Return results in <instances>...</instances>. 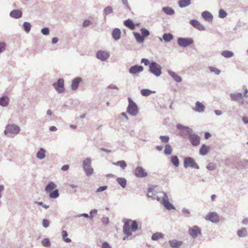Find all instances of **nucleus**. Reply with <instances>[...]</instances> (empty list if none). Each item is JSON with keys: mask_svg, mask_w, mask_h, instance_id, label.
I'll list each match as a JSON object with an SVG mask.
<instances>
[{"mask_svg": "<svg viewBox=\"0 0 248 248\" xmlns=\"http://www.w3.org/2000/svg\"><path fill=\"white\" fill-rule=\"evenodd\" d=\"M102 248H111V247L107 242H105L102 244Z\"/></svg>", "mask_w": 248, "mask_h": 248, "instance_id": "56", "label": "nucleus"}, {"mask_svg": "<svg viewBox=\"0 0 248 248\" xmlns=\"http://www.w3.org/2000/svg\"><path fill=\"white\" fill-rule=\"evenodd\" d=\"M188 234L192 238H195L201 235V229L198 226H194L188 229Z\"/></svg>", "mask_w": 248, "mask_h": 248, "instance_id": "4", "label": "nucleus"}, {"mask_svg": "<svg viewBox=\"0 0 248 248\" xmlns=\"http://www.w3.org/2000/svg\"><path fill=\"white\" fill-rule=\"evenodd\" d=\"M20 131V128L16 125H8L6 127L4 133L7 135L9 133L17 134Z\"/></svg>", "mask_w": 248, "mask_h": 248, "instance_id": "8", "label": "nucleus"}, {"mask_svg": "<svg viewBox=\"0 0 248 248\" xmlns=\"http://www.w3.org/2000/svg\"><path fill=\"white\" fill-rule=\"evenodd\" d=\"M23 26L25 31L28 33L31 30V26L30 23L28 22H25L24 23Z\"/></svg>", "mask_w": 248, "mask_h": 248, "instance_id": "41", "label": "nucleus"}, {"mask_svg": "<svg viewBox=\"0 0 248 248\" xmlns=\"http://www.w3.org/2000/svg\"><path fill=\"white\" fill-rule=\"evenodd\" d=\"M6 45L4 43H0V53L5 50Z\"/></svg>", "mask_w": 248, "mask_h": 248, "instance_id": "53", "label": "nucleus"}, {"mask_svg": "<svg viewBox=\"0 0 248 248\" xmlns=\"http://www.w3.org/2000/svg\"><path fill=\"white\" fill-rule=\"evenodd\" d=\"M163 204L168 209H171L173 208L172 205L170 203L168 200H164L163 202Z\"/></svg>", "mask_w": 248, "mask_h": 248, "instance_id": "44", "label": "nucleus"}, {"mask_svg": "<svg viewBox=\"0 0 248 248\" xmlns=\"http://www.w3.org/2000/svg\"><path fill=\"white\" fill-rule=\"evenodd\" d=\"M204 106L203 105V104L199 102V101H197L196 103V107H195V110L196 111H198V112H202L204 111Z\"/></svg>", "mask_w": 248, "mask_h": 248, "instance_id": "24", "label": "nucleus"}, {"mask_svg": "<svg viewBox=\"0 0 248 248\" xmlns=\"http://www.w3.org/2000/svg\"><path fill=\"white\" fill-rule=\"evenodd\" d=\"M121 34V31L119 29H115L112 33V35L115 40H118L120 37Z\"/></svg>", "mask_w": 248, "mask_h": 248, "instance_id": "22", "label": "nucleus"}, {"mask_svg": "<svg viewBox=\"0 0 248 248\" xmlns=\"http://www.w3.org/2000/svg\"><path fill=\"white\" fill-rule=\"evenodd\" d=\"M117 181L119 183V184L123 188H124L126 184V180L124 178H118L117 179Z\"/></svg>", "mask_w": 248, "mask_h": 248, "instance_id": "35", "label": "nucleus"}, {"mask_svg": "<svg viewBox=\"0 0 248 248\" xmlns=\"http://www.w3.org/2000/svg\"><path fill=\"white\" fill-rule=\"evenodd\" d=\"M45 152L46 151L41 148L37 153V157L39 159H42L45 157Z\"/></svg>", "mask_w": 248, "mask_h": 248, "instance_id": "31", "label": "nucleus"}, {"mask_svg": "<svg viewBox=\"0 0 248 248\" xmlns=\"http://www.w3.org/2000/svg\"><path fill=\"white\" fill-rule=\"evenodd\" d=\"M82 81V79L80 78H75L73 81L71 85L72 90H76L78 88L79 83Z\"/></svg>", "mask_w": 248, "mask_h": 248, "instance_id": "19", "label": "nucleus"}, {"mask_svg": "<svg viewBox=\"0 0 248 248\" xmlns=\"http://www.w3.org/2000/svg\"><path fill=\"white\" fill-rule=\"evenodd\" d=\"M163 38L165 41L169 42L172 39V35L170 33H165L163 35Z\"/></svg>", "mask_w": 248, "mask_h": 248, "instance_id": "38", "label": "nucleus"}, {"mask_svg": "<svg viewBox=\"0 0 248 248\" xmlns=\"http://www.w3.org/2000/svg\"><path fill=\"white\" fill-rule=\"evenodd\" d=\"M141 34L143 37H147L150 34V32L144 28H142L140 30Z\"/></svg>", "mask_w": 248, "mask_h": 248, "instance_id": "42", "label": "nucleus"}, {"mask_svg": "<svg viewBox=\"0 0 248 248\" xmlns=\"http://www.w3.org/2000/svg\"><path fill=\"white\" fill-rule=\"evenodd\" d=\"M184 167H191L198 169L199 166L193 158L191 157H186L185 159H184Z\"/></svg>", "mask_w": 248, "mask_h": 248, "instance_id": "7", "label": "nucleus"}, {"mask_svg": "<svg viewBox=\"0 0 248 248\" xmlns=\"http://www.w3.org/2000/svg\"><path fill=\"white\" fill-rule=\"evenodd\" d=\"M112 13V9L110 6H107L104 10V13L106 15L110 14Z\"/></svg>", "mask_w": 248, "mask_h": 248, "instance_id": "45", "label": "nucleus"}, {"mask_svg": "<svg viewBox=\"0 0 248 248\" xmlns=\"http://www.w3.org/2000/svg\"><path fill=\"white\" fill-rule=\"evenodd\" d=\"M210 149V147L203 144L200 149V154L201 155H204L207 154Z\"/></svg>", "mask_w": 248, "mask_h": 248, "instance_id": "20", "label": "nucleus"}, {"mask_svg": "<svg viewBox=\"0 0 248 248\" xmlns=\"http://www.w3.org/2000/svg\"><path fill=\"white\" fill-rule=\"evenodd\" d=\"M135 175L139 177H143L147 175L144 170L140 167H138L135 170Z\"/></svg>", "mask_w": 248, "mask_h": 248, "instance_id": "15", "label": "nucleus"}, {"mask_svg": "<svg viewBox=\"0 0 248 248\" xmlns=\"http://www.w3.org/2000/svg\"><path fill=\"white\" fill-rule=\"evenodd\" d=\"M183 244V242L177 241L176 240H173L170 241V245L172 248H178Z\"/></svg>", "mask_w": 248, "mask_h": 248, "instance_id": "26", "label": "nucleus"}, {"mask_svg": "<svg viewBox=\"0 0 248 248\" xmlns=\"http://www.w3.org/2000/svg\"><path fill=\"white\" fill-rule=\"evenodd\" d=\"M169 74L174 79V80L178 82L182 81V78L177 75L176 73L171 71H169Z\"/></svg>", "mask_w": 248, "mask_h": 248, "instance_id": "21", "label": "nucleus"}, {"mask_svg": "<svg viewBox=\"0 0 248 248\" xmlns=\"http://www.w3.org/2000/svg\"><path fill=\"white\" fill-rule=\"evenodd\" d=\"M202 17L208 21H212L213 18L212 15L208 11H204L202 14Z\"/></svg>", "mask_w": 248, "mask_h": 248, "instance_id": "17", "label": "nucleus"}, {"mask_svg": "<svg viewBox=\"0 0 248 248\" xmlns=\"http://www.w3.org/2000/svg\"><path fill=\"white\" fill-rule=\"evenodd\" d=\"M211 136V135L208 133V132H205V134H204V138L206 139V140H207L209 139V137H210Z\"/></svg>", "mask_w": 248, "mask_h": 248, "instance_id": "61", "label": "nucleus"}, {"mask_svg": "<svg viewBox=\"0 0 248 248\" xmlns=\"http://www.w3.org/2000/svg\"><path fill=\"white\" fill-rule=\"evenodd\" d=\"M221 54L224 58H230L233 55V53L231 51L224 50L222 51Z\"/></svg>", "mask_w": 248, "mask_h": 248, "instance_id": "30", "label": "nucleus"}, {"mask_svg": "<svg viewBox=\"0 0 248 248\" xmlns=\"http://www.w3.org/2000/svg\"><path fill=\"white\" fill-rule=\"evenodd\" d=\"M83 168L87 175H91L93 172V170L91 167V160L86 159L83 162Z\"/></svg>", "mask_w": 248, "mask_h": 248, "instance_id": "10", "label": "nucleus"}, {"mask_svg": "<svg viewBox=\"0 0 248 248\" xmlns=\"http://www.w3.org/2000/svg\"><path fill=\"white\" fill-rule=\"evenodd\" d=\"M124 25L131 30H134L135 25L133 22L130 19H127L124 22Z\"/></svg>", "mask_w": 248, "mask_h": 248, "instance_id": "18", "label": "nucleus"}, {"mask_svg": "<svg viewBox=\"0 0 248 248\" xmlns=\"http://www.w3.org/2000/svg\"><path fill=\"white\" fill-rule=\"evenodd\" d=\"M114 164L115 165L120 166L123 169L125 168L126 166V164L124 161H119L117 162L116 163H115Z\"/></svg>", "mask_w": 248, "mask_h": 248, "instance_id": "43", "label": "nucleus"}, {"mask_svg": "<svg viewBox=\"0 0 248 248\" xmlns=\"http://www.w3.org/2000/svg\"><path fill=\"white\" fill-rule=\"evenodd\" d=\"M219 17H220V18H224L227 15V13L224 11L222 9H221L219 11Z\"/></svg>", "mask_w": 248, "mask_h": 248, "instance_id": "46", "label": "nucleus"}, {"mask_svg": "<svg viewBox=\"0 0 248 248\" xmlns=\"http://www.w3.org/2000/svg\"><path fill=\"white\" fill-rule=\"evenodd\" d=\"M57 128L55 127V126H51L49 128V130L51 131H56L57 130Z\"/></svg>", "mask_w": 248, "mask_h": 248, "instance_id": "64", "label": "nucleus"}, {"mask_svg": "<svg viewBox=\"0 0 248 248\" xmlns=\"http://www.w3.org/2000/svg\"><path fill=\"white\" fill-rule=\"evenodd\" d=\"M193 43V41L190 38H179L178 39V44L182 47H186Z\"/></svg>", "mask_w": 248, "mask_h": 248, "instance_id": "6", "label": "nucleus"}, {"mask_svg": "<svg viewBox=\"0 0 248 248\" xmlns=\"http://www.w3.org/2000/svg\"><path fill=\"white\" fill-rule=\"evenodd\" d=\"M190 1L191 0H180L179 4L180 7H186L190 3Z\"/></svg>", "mask_w": 248, "mask_h": 248, "instance_id": "36", "label": "nucleus"}, {"mask_svg": "<svg viewBox=\"0 0 248 248\" xmlns=\"http://www.w3.org/2000/svg\"><path fill=\"white\" fill-rule=\"evenodd\" d=\"M164 237L163 233H161V232H155L152 237V240L154 241L157 240L159 239L163 238Z\"/></svg>", "mask_w": 248, "mask_h": 248, "instance_id": "29", "label": "nucleus"}, {"mask_svg": "<svg viewBox=\"0 0 248 248\" xmlns=\"http://www.w3.org/2000/svg\"><path fill=\"white\" fill-rule=\"evenodd\" d=\"M248 231L246 228H243L237 231V235L240 237H243L247 236Z\"/></svg>", "mask_w": 248, "mask_h": 248, "instance_id": "27", "label": "nucleus"}, {"mask_svg": "<svg viewBox=\"0 0 248 248\" xmlns=\"http://www.w3.org/2000/svg\"><path fill=\"white\" fill-rule=\"evenodd\" d=\"M242 97L243 95L241 93H232L231 94V98H232V99L234 101H237L241 99H242Z\"/></svg>", "mask_w": 248, "mask_h": 248, "instance_id": "28", "label": "nucleus"}, {"mask_svg": "<svg viewBox=\"0 0 248 248\" xmlns=\"http://www.w3.org/2000/svg\"><path fill=\"white\" fill-rule=\"evenodd\" d=\"M207 168L209 170H214L216 169V166L214 164L210 163L208 164Z\"/></svg>", "mask_w": 248, "mask_h": 248, "instance_id": "51", "label": "nucleus"}, {"mask_svg": "<svg viewBox=\"0 0 248 248\" xmlns=\"http://www.w3.org/2000/svg\"><path fill=\"white\" fill-rule=\"evenodd\" d=\"M22 13L19 10H13L10 13V16L13 18H18L22 16Z\"/></svg>", "mask_w": 248, "mask_h": 248, "instance_id": "25", "label": "nucleus"}, {"mask_svg": "<svg viewBox=\"0 0 248 248\" xmlns=\"http://www.w3.org/2000/svg\"><path fill=\"white\" fill-rule=\"evenodd\" d=\"M209 68L210 70L211 71V72H214L216 75H218L220 73L219 70H218L217 68H216L215 67L210 66L209 67Z\"/></svg>", "mask_w": 248, "mask_h": 248, "instance_id": "47", "label": "nucleus"}, {"mask_svg": "<svg viewBox=\"0 0 248 248\" xmlns=\"http://www.w3.org/2000/svg\"><path fill=\"white\" fill-rule=\"evenodd\" d=\"M140 93L143 96H148L151 94L152 92L149 89H141Z\"/></svg>", "mask_w": 248, "mask_h": 248, "instance_id": "40", "label": "nucleus"}, {"mask_svg": "<svg viewBox=\"0 0 248 248\" xmlns=\"http://www.w3.org/2000/svg\"><path fill=\"white\" fill-rule=\"evenodd\" d=\"M107 189V186H101L97 189V192H100L106 190Z\"/></svg>", "mask_w": 248, "mask_h": 248, "instance_id": "52", "label": "nucleus"}, {"mask_svg": "<svg viewBox=\"0 0 248 248\" xmlns=\"http://www.w3.org/2000/svg\"><path fill=\"white\" fill-rule=\"evenodd\" d=\"M43 246L45 247H48L50 245V242L48 239H45L42 241Z\"/></svg>", "mask_w": 248, "mask_h": 248, "instance_id": "50", "label": "nucleus"}, {"mask_svg": "<svg viewBox=\"0 0 248 248\" xmlns=\"http://www.w3.org/2000/svg\"><path fill=\"white\" fill-rule=\"evenodd\" d=\"M57 185L53 182H49L45 188L46 193L49 194V197L51 198H56L59 197V193L58 190L55 189Z\"/></svg>", "mask_w": 248, "mask_h": 248, "instance_id": "2", "label": "nucleus"}, {"mask_svg": "<svg viewBox=\"0 0 248 248\" xmlns=\"http://www.w3.org/2000/svg\"><path fill=\"white\" fill-rule=\"evenodd\" d=\"M189 140L191 144L194 146H197L200 143V138L197 135H191L189 137Z\"/></svg>", "mask_w": 248, "mask_h": 248, "instance_id": "14", "label": "nucleus"}, {"mask_svg": "<svg viewBox=\"0 0 248 248\" xmlns=\"http://www.w3.org/2000/svg\"><path fill=\"white\" fill-rule=\"evenodd\" d=\"M42 32L45 35L49 34V30L47 28H45L42 30Z\"/></svg>", "mask_w": 248, "mask_h": 248, "instance_id": "54", "label": "nucleus"}, {"mask_svg": "<svg viewBox=\"0 0 248 248\" xmlns=\"http://www.w3.org/2000/svg\"><path fill=\"white\" fill-rule=\"evenodd\" d=\"M143 70V67L141 65H135L131 66L129 69V72L132 75H136L139 72Z\"/></svg>", "mask_w": 248, "mask_h": 248, "instance_id": "13", "label": "nucleus"}, {"mask_svg": "<svg viewBox=\"0 0 248 248\" xmlns=\"http://www.w3.org/2000/svg\"><path fill=\"white\" fill-rule=\"evenodd\" d=\"M67 232L66 231L63 230L62 231V236L63 240L66 243H70L71 242V240L68 238H67Z\"/></svg>", "mask_w": 248, "mask_h": 248, "instance_id": "33", "label": "nucleus"}, {"mask_svg": "<svg viewBox=\"0 0 248 248\" xmlns=\"http://www.w3.org/2000/svg\"><path fill=\"white\" fill-rule=\"evenodd\" d=\"M134 36L136 38V40L139 43H143L144 40V38L142 36L141 34L139 32H135Z\"/></svg>", "mask_w": 248, "mask_h": 248, "instance_id": "32", "label": "nucleus"}, {"mask_svg": "<svg viewBox=\"0 0 248 248\" xmlns=\"http://www.w3.org/2000/svg\"><path fill=\"white\" fill-rule=\"evenodd\" d=\"M124 222L123 232L127 236H131L132 232H135L138 229V224L136 221L126 219Z\"/></svg>", "mask_w": 248, "mask_h": 248, "instance_id": "1", "label": "nucleus"}, {"mask_svg": "<svg viewBox=\"0 0 248 248\" xmlns=\"http://www.w3.org/2000/svg\"><path fill=\"white\" fill-rule=\"evenodd\" d=\"M69 168V165H65L62 166L61 168V169L62 171H66V170H67Z\"/></svg>", "mask_w": 248, "mask_h": 248, "instance_id": "59", "label": "nucleus"}, {"mask_svg": "<svg viewBox=\"0 0 248 248\" xmlns=\"http://www.w3.org/2000/svg\"><path fill=\"white\" fill-rule=\"evenodd\" d=\"M154 192V188L151 187L149 189L147 195L149 197H153V198H155V194L153 193Z\"/></svg>", "mask_w": 248, "mask_h": 248, "instance_id": "49", "label": "nucleus"}, {"mask_svg": "<svg viewBox=\"0 0 248 248\" xmlns=\"http://www.w3.org/2000/svg\"><path fill=\"white\" fill-rule=\"evenodd\" d=\"M141 62L143 63L145 65H148L149 64V61L145 59H142L141 60Z\"/></svg>", "mask_w": 248, "mask_h": 248, "instance_id": "58", "label": "nucleus"}, {"mask_svg": "<svg viewBox=\"0 0 248 248\" xmlns=\"http://www.w3.org/2000/svg\"><path fill=\"white\" fill-rule=\"evenodd\" d=\"M90 24H91V21L90 20H86L84 21V22H83V26L84 27H86L89 26V25H90Z\"/></svg>", "mask_w": 248, "mask_h": 248, "instance_id": "57", "label": "nucleus"}, {"mask_svg": "<svg viewBox=\"0 0 248 248\" xmlns=\"http://www.w3.org/2000/svg\"><path fill=\"white\" fill-rule=\"evenodd\" d=\"M129 104L128 105L127 111L131 115L135 116L138 113V108L137 105L134 102L131 98H128Z\"/></svg>", "mask_w": 248, "mask_h": 248, "instance_id": "3", "label": "nucleus"}, {"mask_svg": "<svg viewBox=\"0 0 248 248\" xmlns=\"http://www.w3.org/2000/svg\"><path fill=\"white\" fill-rule=\"evenodd\" d=\"M109 57V53L106 51L99 50L96 53L97 58L103 61L107 60Z\"/></svg>", "mask_w": 248, "mask_h": 248, "instance_id": "12", "label": "nucleus"}, {"mask_svg": "<svg viewBox=\"0 0 248 248\" xmlns=\"http://www.w3.org/2000/svg\"><path fill=\"white\" fill-rule=\"evenodd\" d=\"M58 41V39L57 37H53L52 40V44H56Z\"/></svg>", "mask_w": 248, "mask_h": 248, "instance_id": "62", "label": "nucleus"}, {"mask_svg": "<svg viewBox=\"0 0 248 248\" xmlns=\"http://www.w3.org/2000/svg\"><path fill=\"white\" fill-rule=\"evenodd\" d=\"M49 221L47 220H43V226H44L45 228L47 227L49 225Z\"/></svg>", "mask_w": 248, "mask_h": 248, "instance_id": "55", "label": "nucleus"}, {"mask_svg": "<svg viewBox=\"0 0 248 248\" xmlns=\"http://www.w3.org/2000/svg\"><path fill=\"white\" fill-rule=\"evenodd\" d=\"M160 139L162 142L167 143L169 141V137L168 136H161Z\"/></svg>", "mask_w": 248, "mask_h": 248, "instance_id": "48", "label": "nucleus"}, {"mask_svg": "<svg viewBox=\"0 0 248 248\" xmlns=\"http://www.w3.org/2000/svg\"><path fill=\"white\" fill-rule=\"evenodd\" d=\"M190 23L193 27L200 31H203L205 30V28L203 25L197 20H191Z\"/></svg>", "mask_w": 248, "mask_h": 248, "instance_id": "16", "label": "nucleus"}, {"mask_svg": "<svg viewBox=\"0 0 248 248\" xmlns=\"http://www.w3.org/2000/svg\"><path fill=\"white\" fill-rule=\"evenodd\" d=\"M9 99L7 96H3L0 98V105L2 107H6L8 105Z\"/></svg>", "mask_w": 248, "mask_h": 248, "instance_id": "23", "label": "nucleus"}, {"mask_svg": "<svg viewBox=\"0 0 248 248\" xmlns=\"http://www.w3.org/2000/svg\"><path fill=\"white\" fill-rule=\"evenodd\" d=\"M163 11L164 13L169 15H172L174 13V11L171 9V8H169V7L163 8Z\"/></svg>", "mask_w": 248, "mask_h": 248, "instance_id": "37", "label": "nucleus"}, {"mask_svg": "<svg viewBox=\"0 0 248 248\" xmlns=\"http://www.w3.org/2000/svg\"><path fill=\"white\" fill-rule=\"evenodd\" d=\"M243 121L245 124H248V117H243Z\"/></svg>", "mask_w": 248, "mask_h": 248, "instance_id": "63", "label": "nucleus"}, {"mask_svg": "<svg viewBox=\"0 0 248 248\" xmlns=\"http://www.w3.org/2000/svg\"><path fill=\"white\" fill-rule=\"evenodd\" d=\"M150 69L152 73L156 76H159L161 75V66L157 63L153 62L150 64Z\"/></svg>", "mask_w": 248, "mask_h": 248, "instance_id": "5", "label": "nucleus"}, {"mask_svg": "<svg viewBox=\"0 0 248 248\" xmlns=\"http://www.w3.org/2000/svg\"><path fill=\"white\" fill-rule=\"evenodd\" d=\"M172 149L170 145L167 144L165 146L164 153L167 155H170L171 154Z\"/></svg>", "mask_w": 248, "mask_h": 248, "instance_id": "39", "label": "nucleus"}, {"mask_svg": "<svg viewBox=\"0 0 248 248\" xmlns=\"http://www.w3.org/2000/svg\"><path fill=\"white\" fill-rule=\"evenodd\" d=\"M171 162L176 167H178L179 165V161L176 156H172L170 158Z\"/></svg>", "mask_w": 248, "mask_h": 248, "instance_id": "34", "label": "nucleus"}, {"mask_svg": "<svg viewBox=\"0 0 248 248\" xmlns=\"http://www.w3.org/2000/svg\"><path fill=\"white\" fill-rule=\"evenodd\" d=\"M97 214V210L96 209H93L91 210L90 212V216H91V218L93 217V215H96Z\"/></svg>", "mask_w": 248, "mask_h": 248, "instance_id": "60", "label": "nucleus"}, {"mask_svg": "<svg viewBox=\"0 0 248 248\" xmlns=\"http://www.w3.org/2000/svg\"><path fill=\"white\" fill-rule=\"evenodd\" d=\"M205 218L207 221H210L213 223H217L219 220V217L216 212H210L207 215Z\"/></svg>", "mask_w": 248, "mask_h": 248, "instance_id": "9", "label": "nucleus"}, {"mask_svg": "<svg viewBox=\"0 0 248 248\" xmlns=\"http://www.w3.org/2000/svg\"><path fill=\"white\" fill-rule=\"evenodd\" d=\"M53 85L58 92L61 93L64 91V80L63 79H59L58 82L54 83Z\"/></svg>", "mask_w": 248, "mask_h": 248, "instance_id": "11", "label": "nucleus"}]
</instances>
